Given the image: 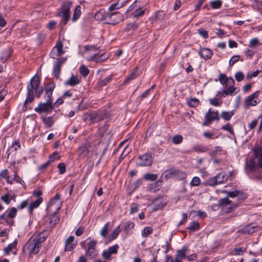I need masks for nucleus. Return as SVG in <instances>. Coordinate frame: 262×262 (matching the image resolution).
Instances as JSON below:
<instances>
[{
    "label": "nucleus",
    "mask_w": 262,
    "mask_h": 262,
    "mask_svg": "<svg viewBox=\"0 0 262 262\" xmlns=\"http://www.w3.org/2000/svg\"><path fill=\"white\" fill-rule=\"evenodd\" d=\"M222 5V2L220 0L213 1L210 2V5L213 9H219Z\"/></svg>",
    "instance_id": "nucleus-45"
},
{
    "label": "nucleus",
    "mask_w": 262,
    "mask_h": 262,
    "mask_svg": "<svg viewBox=\"0 0 262 262\" xmlns=\"http://www.w3.org/2000/svg\"><path fill=\"white\" fill-rule=\"evenodd\" d=\"M46 224L50 228L54 227L59 221L60 218L57 213L54 211L52 215L46 217Z\"/></svg>",
    "instance_id": "nucleus-11"
},
{
    "label": "nucleus",
    "mask_w": 262,
    "mask_h": 262,
    "mask_svg": "<svg viewBox=\"0 0 262 262\" xmlns=\"http://www.w3.org/2000/svg\"><path fill=\"white\" fill-rule=\"evenodd\" d=\"M235 88L232 86H229L226 90H224L222 92V96L226 97L228 95H232L233 94Z\"/></svg>",
    "instance_id": "nucleus-40"
},
{
    "label": "nucleus",
    "mask_w": 262,
    "mask_h": 262,
    "mask_svg": "<svg viewBox=\"0 0 262 262\" xmlns=\"http://www.w3.org/2000/svg\"><path fill=\"white\" fill-rule=\"evenodd\" d=\"M55 83H48L45 88V90L46 93H50L52 94L53 92L55 89Z\"/></svg>",
    "instance_id": "nucleus-42"
},
{
    "label": "nucleus",
    "mask_w": 262,
    "mask_h": 262,
    "mask_svg": "<svg viewBox=\"0 0 262 262\" xmlns=\"http://www.w3.org/2000/svg\"><path fill=\"white\" fill-rule=\"evenodd\" d=\"M218 206L221 207L225 213H230L234 210L237 207V205L232 203L228 198L219 200L218 201Z\"/></svg>",
    "instance_id": "nucleus-5"
},
{
    "label": "nucleus",
    "mask_w": 262,
    "mask_h": 262,
    "mask_svg": "<svg viewBox=\"0 0 262 262\" xmlns=\"http://www.w3.org/2000/svg\"><path fill=\"white\" fill-rule=\"evenodd\" d=\"M72 6L71 2H64L61 6V11L58 13L57 16H61L63 14H71L70 9Z\"/></svg>",
    "instance_id": "nucleus-14"
},
{
    "label": "nucleus",
    "mask_w": 262,
    "mask_h": 262,
    "mask_svg": "<svg viewBox=\"0 0 262 262\" xmlns=\"http://www.w3.org/2000/svg\"><path fill=\"white\" fill-rule=\"evenodd\" d=\"M199 53L200 56L205 59L211 58L213 54L210 49L205 48H201Z\"/></svg>",
    "instance_id": "nucleus-20"
},
{
    "label": "nucleus",
    "mask_w": 262,
    "mask_h": 262,
    "mask_svg": "<svg viewBox=\"0 0 262 262\" xmlns=\"http://www.w3.org/2000/svg\"><path fill=\"white\" fill-rule=\"evenodd\" d=\"M57 168L59 169V173L60 174L64 173L66 171V165L64 163H60L57 165Z\"/></svg>",
    "instance_id": "nucleus-55"
},
{
    "label": "nucleus",
    "mask_w": 262,
    "mask_h": 262,
    "mask_svg": "<svg viewBox=\"0 0 262 262\" xmlns=\"http://www.w3.org/2000/svg\"><path fill=\"white\" fill-rule=\"evenodd\" d=\"M1 199L8 205L10 203L11 199L9 198V195L8 193L2 195L1 197Z\"/></svg>",
    "instance_id": "nucleus-61"
},
{
    "label": "nucleus",
    "mask_w": 262,
    "mask_h": 262,
    "mask_svg": "<svg viewBox=\"0 0 262 262\" xmlns=\"http://www.w3.org/2000/svg\"><path fill=\"white\" fill-rule=\"evenodd\" d=\"M199 34L203 37L204 38H207L208 37V32L204 30L203 29H200L198 30Z\"/></svg>",
    "instance_id": "nucleus-62"
},
{
    "label": "nucleus",
    "mask_w": 262,
    "mask_h": 262,
    "mask_svg": "<svg viewBox=\"0 0 262 262\" xmlns=\"http://www.w3.org/2000/svg\"><path fill=\"white\" fill-rule=\"evenodd\" d=\"M225 192L227 193L228 196L230 198L238 197V200L239 201H243L247 198V195L246 193L238 190L233 191H225Z\"/></svg>",
    "instance_id": "nucleus-17"
},
{
    "label": "nucleus",
    "mask_w": 262,
    "mask_h": 262,
    "mask_svg": "<svg viewBox=\"0 0 262 262\" xmlns=\"http://www.w3.org/2000/svg\"><path fill=\"white\" fill-rule=\"evenodd\" d=\"M14 180L16 183H20L22 185L24 186V187L25 188L26 187L24 181L17 175V172H15V174L14 176Z\"/></svg>",
    "instance_id": "nucleus-51"
},
{
    "label": "nucleus",
    "mask_w": 262,
    "mask_h": 262,
    "mask_svg": "<svg viewBox=\"0 0 262 262\" xmlns=\"http://www.w3.org/2000/svg\"><path fill=\"white\" fill-rule=\"evenodd\" d=\"M108 144L103 142H99L95 145L94 149L96 155H100L99 160L97 164L99 163L101 161L103 157L105 155L106 151L107 149Z\"/></svg>",
    "instance_id": "nucleus-10"
},
{
    "label": "nucleus",
    "mask_w": 262,
    "mask_h": 262,
    "mask_svg": "<svg viewBox=\"0 0 262 262\" xmlns=\"http://www.w3.org/2000/svg\"><path fill=\"white\" fill-rule=\"evenodd\" d=\"M187 228L191 231H195L200 229V224L198 222L193 221Z\"/></svg>",
    "instance_id": "nucleus-37"
},
{
    "label": "nucleus",
    "mask_w": 262,
    "mask_h": 262,
    "mask_svg": "<svg viewBox=\"0 0 262 262\" xmlns=\"http://www.w3.org/2000/svg\"><path fill=\"white\" fill-rule=\"evenodd\" d=\"M135 224L133 222L128 221L126 222L123 227L122 229L125 232L130 234L133 232V229L134 228Z\"/></svg>",
    "instance_id": "nucleus-25"
},
{
    "label": "nucleus",
    "mask_w": 262,
    "mask_h": 262,
    "mask_svg": "<svg viewBox=\"0 0 262 262\" xmlns=\"http://www.w3.org/2000/svg\"><path fill=\"white\" fill-rule=\"evenodd\" d=\"M256 227L254 226L253 224L247 225L243 228V233L245 234H252L256 231Z\"/></svg>",
    "instance_id": "nucleus-29"
},
{
    "label": "nucleus",
    "mask_w": 262,
    "mask_h": 262,
    "mask_svg": "<svg viewBox=\"0 0 262 262\" xmlns=\"http://www.w3.org/2000/svg\"><path fill=\"white\" fill-rule=\"evenodd\" d=\"M57 49V52H58V56H60L63 54V51L62 50L63 48V45L61 41H59L56 43V46L55 47Z\"/></svg>",
    "instance_id": "nucleus-48"
},
{
    "label": "nucleus",
    "mask_w": 262,
    "mask_h": 262,
    "mask_svg": "<svg viewBox=\"0 0 262 262\" xmlns=\"http://www.w3.org/2000/svg\"><path fill=\"white\" fill-rule=\"evenodd\" d=\"M235 78L238 82L242 81L244 78V74L242 72H237L235 75Z\"/></svg>",
    "instance_id": "nucleus-59"
},
{
    "label": "nucleus",
    "mask_w": 262,
    "mask_h": 262,
    "mask_svg": "<svg viewBox=\"0 0 262 262\" xmlns=\"http://www.w3.org/2000/svg\"><path fill=\"white\" fill-rule=\"evenodd\" d=\"M63 63V61L60 60L59 59L56 61L55 66L54 67L53 75L56 79L59 77V75L61 70V65Z\"/></svg>",
    "instance_id": "nucleus-21"
},
{
    "label": "nucleus",
    "mask_w": 262,
    "mask_h": 262,
    "mask_svg": "<svg viewBox=\"0 0 262 262\" xmlns=\"http://www.w3.org/2000/svg\"><path fill=\"white\" fill-rule=\"evenodd\" d=\"M17 209L15 207H12L10 210H7L8 213L7 216L9 218L13 219L15 217L17 213Z\"/></svg>",
    "instance_id": "nucleus-50"
},
{
    "label": "nucleus",
    "mask_w": 262,
    "mask_h": 262,
    "mask_svg": "<svg viewBox=\"0 0 262 262\" xmlns=\"http://www.w3.org/2000/svg\"><path fill=\"white\" fill-rule=\"evenodd\" d=\"M113 75H110L107 77H105L102 79H99L97 83V85L102 88L107 85L109 83H110L113 80Z\"/></svg>",
    "instance_id": "nucleus-23"
},
{
    "label": "nucleus",
    "mask_w": 262,
    "mask_h": 262,
    "mask_svg": "<svg viewBox=\"0 0 262 262\" xmlns=\"http://www.w3.org/2000/svg\"><path fill=\"white\" fill-rule=\"evenodd\" d=\"M192 149L193 151L198 152H204L208 150L207 147L200 145H196L193 146Z\"/></svg>",
    "instance_id": "nucleus-38"
},
{
    "label": "nucleus",
    "mask_w": 262,
    "mask_h": 262,
    "mask_svg": "<svg viewBox=\"0 0 262 262\" xmlns=\"http://www.w3.org/2000/svg\"><path fill=\"white\" fill-rule=\"evenodd\" d=\"M165 16V13L164 11L160 10L157 12L156 14V17L160 20L164 19Z\"/></svg>",
    "instance_id": "nucleus-56"
},
{
    "label": "nucleus",
    "mask_w": 262,
    "mask_h": 262,
    "mask_svg": "<svg viewBox=\"0 0 262 262\" xmlns=\"http://www.w3.org/2000/svg\"><path fill=\"white\" fill-rule=\"evenodd\" d=\"M97 242L94 240H92L88 243V249L92 250V249H95L96 246Z\"/></svg>",
    "instance_id": "nucleus-63"
},
{
    "label": "nucleus",
    "mask_w": 262,
    "mask_h": 262,
    "mask_svg": "<svg viewBox=\"0 0 262 262\" xmlns=\"http://www.w3.org/2000/svg\"><path fill=\"white\" fill-rule=\"evenodd\" d=\"M137 70L135 69L131 73H130L127 77L125 79L123 84H126L128 83L131 80L135 79L138 76V74L136 73Z\"/></svg>",
    "instance_id": "nucleus-30"
},
{
    "label": "nucleus",
    "mask_w": 262,
    "mask_h": 262,
    "mask_svg": "<svg viewBox=\"0 0 262 262\" xmlns=\"http://www.w3.org/2000/svg\"><path fill=\"white\" fill-rule=\"evenodd\" d=\"M188 250V247L185 246L181 249L178 250L175 255L174 262H182V259L186 258V254Z\"/></svg>",
    "instance_id": "nucleus-16"
},
{
    "label": "nucleus",
    "mask_w": 262,
    "mask_h": 262,
    "mask_svg": "<svg viewBox=\"0 0 262 262\" xmlns=\"http://www.w3.org/2000/svg\"><path fill=\"white\" fill-rule=\"evenodd\" d=\"M199 103V100L196 98H190L187 100V104L191 107H196Z\"/></svg>",
    "instance_id": "nucleus-33"
},
{
    "label": "nucleus",
    "mask_w": 262,
    "mask_h": 262,
    "mask_svg": "<svg viewBox=\"0 0 262 262\" xmlns=\"http://www.w3.org/2000/svg\"><path fill=\"white\" fill-rule=\"evenodd\" d=\"M0 177L5 179L7 183L11 182V181H9V176L8 175V170L7 169H4L0 172Z\"/></svg>",
    "instance_id": "nucleus-41"
},
{
    "label": "nucleus",
    "mask_w": 262,
    "mask_h": 262,
    "mask_svg": "<svg viewBox=\"0 0 262 262\" xmlns=\"http://www.w3.org/2000/svg\"><path fill=\"white\" fill-rule=\"evenodd\" d=\"M119 246L118 245H115L108 249V250L111 254H116L117 253Z\"/></svg>",
    "instance_id": "nucleus-60"
},
{
    "label": "nucleus",
    "mask_w": 262,
    "mask_h": 262,
    "mask_svg": "<svg viewBox=\"0 0 262 262\" xmlns=\"http://www.w3.org/2000/svg\"><path fill=\"white\" fill-rule=\"evenodd\" d=\"M172 142L175 144H179L183 141V137L180 135H177L172 138Z\"/></svg>",
    "instance_id": "nucleus-47"
},
{
    "label": "nucleus",
    "mask_w": 262,
    "mask_h": 262,
    "mask_svg": "<svg viewBox=\"0 0 262 262\" xmlns=\"http://www.w3.org/2000/svg\"><path fill=\"white\" fill-rule=\"evenodd\" d=\"M239 56L238 55H234L233 56L231 59L229 60V66H232L235 63L238 61L239 59Z\"/></svg>",
    "instance_id": "nucleus-58"
},
{
    "label": "nucleus",
    "mask_w": 262,
    "mask_h": 262,
    "mask_svg": "<svg viewBox=\"0 0 262 262\" xmlns=\"http://www.w3.org/2000/svg\"><path fill=\"white\" fill-rule=\"evenodd\" d=\"M228 178V176L223 173H220L216 176L210 178L208 181V183L210 186H215L225 183L227 181Z\"/></svg>",
    "instance_id": "nucleus-9"
},
{
    "label": "nucleus",
    "mask_w": 262,
    "mask_h": 262,
    "mask_svg": "<svg viewBox=\"0 0 262 262\" xmlns=\"http://www.w3.org/2000/svg\"><path fill=\"white\" fill-rule=\"evenodd\" d=\"M145 12V10H140L139 11L138 9H136L135 11L132 13V15L134 17H137L139 16H142Z\"/></svg>",
    "instance_id": "nucleus-57"
},
{
    "label": "nucleus",
    "mask_w": 262,
    "mask_h": 262,
    "mask_svg": "<svg viewBox=\"0 0 262 262\" xmlns=\"http://www.w3.org/2000/svg\"><path fill=\"white\" fill-rule=\"evenodd\" d=\"M223 130H227L230 134L234 135V131L231 125L227 123L226 125L223 126L221 128Z\"/></svg>",
    "instance_id": "nucleus-54"
},
{
    "label": "nucleus",
    "mask_w": 262,
    "mask_h": 262,
    "mask_svg": "<svg viewBox=\"0 0 262 262\" xmlns=\"http://www.w3.org/2000/svg\"><path fill=\"white\" fill-rule=\"evenodd\" d=\"M61 195L59 193H56L55 196L52 198L51 201H50L49 203L48 204V205L47 208V210L49 211H50L52 208L54 207L55 205V204L57 202H59L58 204L55 206V210L56 211L58 210L60 208V198Z\"/></svg>",
    "instance_id": "nucleus-12"
},
{
    "label": "nucleus",
    "mask_w": 262,
    "mask_h": 262,
    "mask_svg": "<svg viewBox=\"0 0 262 262\" xmlns=\"http://www.w3.org/2000/svg\"><path fill=\"white\" fill-rule=\"evenodd\" d=\"M187 177V173L185 172L176 169L173 167L166 170L162 174V178H165L166 179L175 178L178 180H182Z\"/></svg>",
    "instance_id": "nucleus-4"
},
{
    "label": "nucleus",
    "mask_w": 262,
    "mask_h": 262,
    "mask_svg": "<svg viewBox=\"0 0 262 262\" xmlns=\"http://www.w3.org/2000/svg\"><path fill=\"white\" fill-rule=\"evenodd\" d=\"M144 178L145 180L154 181L157 179L158 176L156 174L146 173L144 174Z\"/></svg>",
    "instance_id": "nucleus-46"
},
{
    "label": "nucleus",
    "mask_w": 262,
    "mask_h": 262,
    "mask_svg": "<svg viewBox=\"0 0 262 262\" xmlns=\"http://www.w3.org/2000/svg\"><path fill=\"white\" fill-rule=\"evenodd\" d=\"M109 223L105 224L100 231V235L103 237H106L108 231Z\"/></svg>",
    "instance_id": "nucleus-44"
},
{
    "label": "nucleus",
    "mask_w": 262,
    "mask_h": 262,
    "mask_svg": "<svg viewBox=\"0 0 262 262\" xmlns=\"http://www.w3.org/2000/svg\"><path fill=\"white\" fill-rule=\"evenodd\" d=\"M110 18L108 24L116 25L120 20H123V16L118 12L106 13L104 9H100L95 15V18L98 20H102L105 18Z\"/></svg>",
    "instance_id": "nucleus-2"
},
{
    "label": "nucleus",
    "mask_w": 262,
    "mask_h": 262,
    "mask_svg": "<svg viewBox=\"0 0 262 262\" xmlns=\"http://www.w3.org/2000/svg\"><path fill=\"white\" fill-rule=\"evenodd\" d=\"M91 146L89 143H85L79 146L77 149L78 156L83 158L85 157L90 151Z\"/></svg>",
    "instance_id": "nucleus-15"
},
{
    "label": "nucleus",
    "mask_w": 262,
    "mask_h": 262,
    "mask_svg": "<svg viewBox=\"0 0 262 262\" xmlns=\"http://www.w3.org/2000/svg\"><path fill=\"white\" fill-rule=\"evenodd\" d=\"M48 236L45 231L39 233L37 235L32 236L27 242L24 250H28L29 254H37L41 247L42 243L45 242Z\"/></svg>",
    "instance_id": "nucleus-1"
},
{
    "label": "nucleus",
    "mask_w": 262,
    "mask_h": 262,
    "mask_svg": "<svg viewBox=\"0 0 262 262\" xmlns=\"http://www.w3.org/2000/svg\"><path fill=\"white\" fill-rule=\"evenodd\" d=\"M40 79L37 75L34 76L31 79L30 83L27 86V101H33L34 97L33 96L34 90L38 89L40 85Z\"/></svg>",
    "instance_id": "nucleus-3"
},
{
    "label": "nucleus",
    "mask_w": 262,
    "mask_h": 262,
    "mask_svg": "<svg viewBox=\"0 0 262 262\" xmlns=\"http://www.w3.org/2000/svg\"><path fill=\"white\" fill-rule=\"evenodd\" d=\"M206 116H208V118L210 119V120H219V116L217 112L212 111L211 109H209L208 112L205 114Z\"/></svg>",
    "instance_id": "nucleus-28"
},
{
    "label": "nucleus",
    "mask_w": 262,
    "mask_h": 262,
    "mask_svg": "<svg viewBox=\"0 0 262 262\" xmlns=\"http://www.w3.org/2000/svg\"><path fill=\"white\" fill-rule=\"evenodd\" d=\"M80 9L81 7L79 5H78L75 7L72 17V20L73 21L77 20L80 17L81 14Z\"/></svg>",
    "instance_id": "nucleus-34"
},
{
    "label": "nucleus",
    "mask_w": 262,
    "mask_h": 262,
    "mask_svg": "<svg viewBox=\"0 0 262 262\" xmlns=\"http://www.w3.org/2000/svg\"><path fill=\"white\" fill-rule=\"evenodd\" d=\"M219 80L221 84L224 85L226 84L228 81V78L227 77L225 74H221L219 76Z\"/></svg>",
    "instance_id": "nucleus-53"
},
{
    "label": "nucleus",
    "mask_w": 262,
    "mask_h": 262,
    "mask_svg": "<svg viewBox=\"0 0 262 262\" xmlns=\"http://www.w3.org/2000/svg\"><path fill=\"white\" fill-rule=\"evenodd\" d=\"M85 253L91 259L94 258L97 254L96 249H87L85 250Z\"/></svg>",
    "instance_id": "nucleus-43"
},
{
    "label": "nucleus",
    "mask_w": 262,
    "mask_h": 262,
    "mask_svg": "<svg viewBox=\"0 0 262 262\" xmlns=\"http://www.w3.org/2000/svg\"><path fill=\"white\" fill-rule=\"evenodd\" d=\"M17 246V242L14 241L11 244H10L8 246L4 248V251L6 255H8L10 252L13 249L15 248Z\"/></svg>",
    "instance_id": "nucleus-36"
},
{
    "label": "nucleus",
    "mask_w": 262,
    "mask_h": 262,
    "mask_svg": "<svg viewBox=\"0 0 262 262\" xmlns=\"http://www.w3.org/2000/svg\"><path fill=\"white\" fill-rule=\"evenodd\" d=\"M43 199L41 197L39 198L36 201L32 202L28 208L29 212L32 213L34 208H36L39 206V205L42 202Z\"/></svg>",
    "instance_id": "nucleus-26"
},
{
    "label": "nucleus",
    "mask_w": 262,
    "mask_h": 262,
    "mask_svg": "<svg viewBox=\"0 0 262 262\" xmlns=\"http://www.w3.org/2000/svg\"><path fill=\"white\" fill-rule=\"evenodd\" d=\"M13 51L11 48L8 47L3 51L0 59L3 63L6 62L10 57Z\"/></svg>",
    "instance_id": "nucleus-19"
},
{
    "label": "nucleus",
    "mask_w": 262,
    "mask_h": 262,
    "mask_svg": "<svg viewBox=\"0 0 262 262\" xmlns=\"http://www.w3.org/2000/svg\"><path fill=\"white\" fill-rule=\"evenodd\" d=\"M234 115V112L231 111H224L221 113V117L226 121L230 120Z\"/></svg>",
    "instance_id": "nucleus-32"
},
{
    "label": "nucleus",
    "mask_w": 262,
    "mask_h": 262,
    "mask_svg": "<svg viewBox=\"0 0 262 262\" xmlns=\"http://www.w3.org/2000/svg\"><path fill=\"white\" fill-rule=\"evenodd\" d=\"M54 104L50 103L49 101L40 102L38 104L37 107L34 108V111L39 114L42 113L48 114L52 112Z\"/></svg>",
    "instance_id": "nucleus-8"
},
{
    "label": "nucleus",
    "mask_w": 262,
    "mask_h": 262,
    "mask_svg": "<svg viewBox=\"0 0 262 262\" xmlns=\"http://www.w3.org/2000/svg\"><path fill=\"white\" fill-rule=\"evenodd\" d=\"M104 55L102 54L97 57V54H95L89 58V60L94 61L96 62H102L108 58L107 57H103Z\"/></svg>",
    "instance_id": "nucleus-31"
},
{
    "label": "nucleus",
    "mask_w": 262,
    "mask_h": 262,
    "mask_svg": "<svg viewBox=\"0 0 262 262\" xmlns=\"http://www.w3.org/2000/svg\"><path fill=\"white\" fill-rule=\"evenodd\" d=\"M120 226H118L111 234L108 237L109 241L111 242L117 238L119 233L120 232Z\"/></svg>",
    "instance_id": "nucleus-35"
},
{
    "label": "nucleus",
    "mask_w": 262,
    "mask_h": 262,
    "mask_svg": "<svg viewBox=\"0 0 262 262\" xmlns=\"http://www.w3.org/2000/svg\"><path fill=\"white\" fill-rule=\"evenodd\" d=\"M80 82V80L77 76L72 75L70 78L65 82L64 84L66 85L74 86L78 84Z\"/></svg>",
    "instance_id": "nucleus-24"
},
{
    "label": "nucleus",
    "mask_w": 262,
    "mask_h": 262,
    "mask_svg": "<svg viewBox=\"0 0 262 262\" xmlns=\"http://www.w3.org/2000/svg\"><path fill=\"white\" fill-rule=\"evenodd\" d=\"M154 162V157L151 153L146 152L138 158L137 165L140 167L150 166Z\"/></svg>",
    "instance_id": "nucleus-6"
},
{
    "label": "nucleus",
    "mask_w": 262,
    "mask_h": 262,
    "mask_svg": "<svg viewBox=\"0 0 262 262\" xmlns=\"http://www.w3.org/2000/svg\"><path fill=\"white\" fill-rule=\"evenodd\" d=\"M80 74L83 77H86L89 73V70L84 66H81L79 69Z\"/></svg>",
    "instance_id": "nucleus-49"
},
{
    "label": "nucleus",
    "mask_w": 262,
    "mask_h": 262,
    "mask_svg": "<svg viewBox=\"0 0 262 262\" xmlns=\"http://www.w3.org/2000/svg\"><path fill=\"white\" fill-rule=\"evenodd\" d=\"M259 91L255 92L253 94L248 96L244 100V108L247 109L251 106H255L260 101L258 98Z\"/></svg>",
    "instance_id": "nucleus-7"
},
{
    "label": "nucleus",
    "mask_w": 262,
    "mask_h": 262,
    "mask_svg": "<svg viewBox=\"0 0 262 262\" xmlns=\"http://www.w3.org/2000/svg\"><path fill=\"white\" fill-rule=\"evenodd\" d=\"M108 116V113L106 110L99 111L97 113H94L91 115L90 118L93 121H100L107 118Z\"/></svg>",
    "instance_id": "nucleus-13"
},
{
    "label": "nucleus",
    "mask_w": 262,
    "mask_h": 262,
    "mask_svg": "<svg viewBox=\"0 0 262 262\" xmlns=\"http://www.w3.org/2000/svg\"><path fill=\"white\" fill-rule=\"evenodd\" d=\"M138 211V206L137 204H132L130 207V213L133 214Z\"/></svg>",
    "instance_id": "nucleus-64"
},
{
    "label": "nucleus",
    "mask_w": 262,
    "mask_h": 262,
    "mask_svg": "<svg viewBox=\"0 0 262 262\" xmlns=\"http://www.w3.org/2000/svg\"><path fill=\"white\" fill-rule=\"evenodd\" d=\"M42 120L44 124L48 127H51L53 124L52 117H42Z\"/></svg>",
    "instance_id": "nucleus-39"
},
{
    "label": "nucleus",
    "mask_w": 262,
    "mask_h": 262,
    "mask_svg": "<svg viewBox=\"0 0 262 262\" xmlns=\"http://www.w3.org/2000/svg\"><path fill=\"white\" fill-rule=\"evenodd\" d=\"M76 245V243H74V237L72 235L70 236L65 242V251H71L73 250Z\"/></svg>",
    "instance_id": "nucleus-18"
},
{
    "label": "nucleus",
    "mask_w": 262,
    "mask_h": 262,
    "mask_svg": "<svg viewBox=\"0 0 262 262\" xmlns=\"http://www.w3.org/2000/svg\"><path fill=\"white\" fill-rule=\"evenodd\" d=\"M256 167V163L254 158H250L247 161L245 168L250 171H253Z\"/></svg>",
    "instance_id": "nucleus-27"
},
{
    "label": "nucleus",
    "mask_w": 262,
    "mask_h": 262,
    "mask_svg": "<svg viewBox=\"0 0 262 262\" xmlns=\"http://www.w3.org/2000/svg\"><path fill=\"white\" fill-rule=\"evenodd\" d=\"M253 151L255 158L258 159L257 164L260 168H262V146L255 148Z\"/></svg>",
    "instance_id": "nucleus-22"
},
{
    "label": "nucleus",
    "mask_w": 262,
    "mask_h": 262,
    "mask_svg": "<svg viewBox=\"0 0 262 262\" xmlns=\"http://www.w3.org/2000/svg\"><path fill=\"white\" fill-rule=\"evenodd\" d=\"M200 179L198 177H194L190 182V185L191 186H197L200 185Z\"/></svg>",
    "instance_id": "nucleus-52"
}]
</instances>
